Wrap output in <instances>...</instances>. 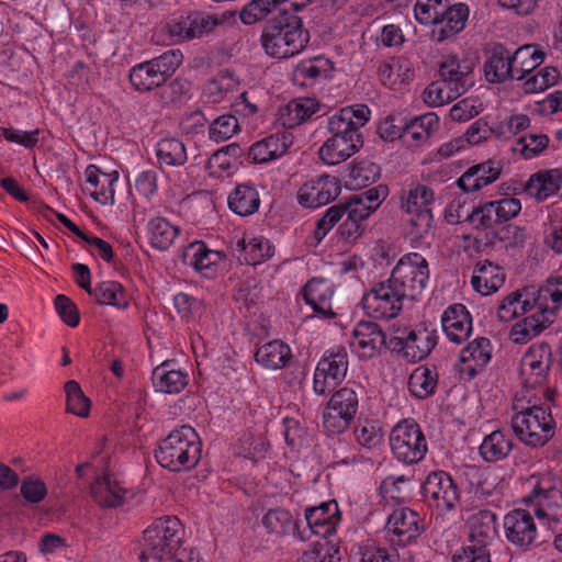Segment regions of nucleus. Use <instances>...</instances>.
Returning a JSON list of instances; mask_svg holds the SVG:
<instances>
[{
	"label": "nucleus",
	"instance_id": "nucleus-1",
	"mask_svg": "<svg viewBox=\"0 0 562 562\" xmlns=\"http://www.w3.org/2000/svg\"><path fill=\"white\" fill-rule=\"evenodd\" d=\"M310 41V33L303 29L302 19L283 9L265 26L261 45L273 58H289L301 53Z\"/></svg>",
	"mask_w": 562,
	"mask_h": 562
},
{
	"label": "nucleus",
	"instance_id": "nucleus-2",
	"mask_svg": "<svg viewBox=\"0 0 562 562\" xmlns=\"http://www.w3.org/2000/svg\"><path fill=\"white\" fill-rule=\"evenodd\" d=\"M562 305V277L550 278L547 285L539 290L533 299V313L516 323L510 330V339L516 344H526L550 324Z\"/></svg>",
	"mask_w": 562,
	"mask_h": 562
},
{
	"label": "nucleus",
	"instance_id": "nucleus-3",
	"mask_svg": "<svg viewBox=\"0 0 562 562\" xmlns=\"http://www.w3.org/2000/svg\"><path fill=\"white\" fill-rule=\"evenodd\" d=\"M200 457L201 442L190 426L171 431L159 442L155 451L157 462L170 471L192 469L198 464Z\"/></svg>",
	"mask_w": 562,
	"mask_h": 562
},
{
	"label": "nucleus",
	"instance_id": "nucleus-4",
	"mask_svg": "<svg viewBox=\"0 0 562 562\" xmlns=\"http://www.w3.org/2000/svg\"><path fill=\"white\" fill-rule=\"evenodd\" d=\"M182 525L175 516L157 518L144 531V544L140 553L143 562L155 560L158 562L172 561L181 544Z\"/></svg>",
	"mask_w": 562,
	"mask_h": 562
},
{
	"label": "nucleus",
	"instance_id": "nucleus-5",
	"mask_svg": "<svg viewBox=\"0 0 562 562\" xmlns=\"http://www.w3.org/2000/svg\"><path fill=\"white\" fill-rule=\"evenodd\" d=\"M526 502L535 506L536 516L554 535V548L562 552V492L550 476H542L533 484Z\"/></svg>",
	"mask_w": 562,
	"mask_h": 562
},
{
	"label": "nucleus",
	"instance_id": "nucleus-6",
	"mask_svg": "<svg viewBox=\"0 0 562 562\" xmlns=\"http://www.w3.org/2000/svg\"><path fill=\"white\" fill-rule=\"evenodd\" d=\"M512 428L521 442L537 448L553 437L555 423L549 407L533 405L512 417Z\"/></svg>",
	"mask_w": 562,
	"mask_h": 562
},
{
	"label": "nucleus",
	"instance_id": "nucleus-7",
	"mask_svg": "<svg viewBox=\"0 0 562 562\" xmlns=\"http://www.w3.org/2000/svg\"><path fill=\"white\" fill-rule=\"evenodd\" d=\"M429 279L427 260L417 252L404 255L393 268L389 281L405 300H415Z\"/></svg>",
	"mask_w": 562,
	"mask_h": 562
},
{
	"label": "nucleus",
	"instance_id": "nucleus-8",
	"mask_svg": "<svg viewBox=\"0 0 562 562\" xmlns=\"http://www.w3.org/2000/svg\"><path fill=\"white\" fill-rule=\"evenodd\" d=\"M390 446L393 456L404 464L418 463L428 450L426 438L413 419H404L392 428Z\"/></svg>",
	"mask_w": 562,
	"mask_h": 562
},
{
	"label": "nucleus",
	"instance_id": "nucleus-9",
	"mask_svg": "<svg viewBox=\"0 0 562 562\" xmlns=\"http://www.w3.org/2000/svg\"><path fill=\"white\" fill-rule=\"evenodd\" d=\"M222 23L215 14L191 11L171 18L165 23L164 30L175 42L182 43L207 36Z\"/></svg>",
	"mask_w": 562,
	"mask_h": 562
},
{
	"label": "nucleus",
	"instance_id": "nucleus-10",
	"mask_svg": "<svg viewBox=\"0 0 562 562\" xmlns=\"http://www.w3.org/2000/svg\"><path fill=\"white\" fill-rule=\"evenodd\" d=\"M521 211V202L516 198H503L474 206L465 220L476 231H486L507 223Z\"/></svg>",
	"mask_w": 562,
	"mask_h": 562
},
{
	"label": "nucleus",
	"instance_id": "nucleus-11",
	"mask_svg": "<svg viewBox=\"0 0 562 562\" xmlns=\"http://www.w3.org/2000/svg\"><path fill=\"white\" fill-rule=\"evenodd\" d=\"M359 408V396L351 387L336 391L323 413V425L329 434H341L349 428Z\"/></svg>",
	"mask_w": 562,
	"mask_h": 562
},
{
	"label": "nucleus",
	"instance_id": "nucleus-12",
	"mask_svg": "<svg viewBox=\"0 0 562 562\" xmlns=\"http://www.w3.org/2000/svg\"><path fill=\"white\" fill-rule=\"evenodd\" d=\"M422 494L428 506L443 515L456 509L460 503V493L452 477L445 471L428 474L422 486Z\"/></svg>",
	"mask_w": 562,
	"mask_h": 562
},
{
	"label": "nucleus",
	"instance_id": "nucleus-13",
	"mask_svg": "<svg viewBox=\"0 0 562 562\" xmlns=\"http://www.w3.org/2000/svg\"><path fill=\"white\" fill-rule=\"evenodd\" d=\"M347 370V350L344 347H335L327 350L315 369L314 392L318 395H326L345 379Z\"/></svg>",
	"mask_w": 562,
	"mask_h": 562
},
{
	"label": "nucleus",
	"instance_id": "nucleus-14",
	"mask_svg": "<svg viewBox=\"0 0 562 562\" xmlns=\"http://www.w3.org/2000/svg\"><path fill=\"white\" fill-rule=\"evenodd\" d=\"M361 304L371 317L390 319L403 310L404 299L387 279L374 284L363 295Z\"/></svg>",
	"mask_w": 562,
	"mask_h": 562
},
{
	"label": "nucleus",
	"instance_id": "nucleus-15",
	"mask_svg": "<svg viewBox=\"0 0 562 562\" xmlns=\"http://www.w3.org/2000/svg\"><path fill=\"white\" fill-rule=\"evenodd\" d=\"M425 525L419 514L407 507L393 510L389 516L385 531L391 542L407 546L424 532Z\"/></svg>",
	"mask_w": 562,
	"mask_h": 562
},
{
	"label": "nucleus",
	"instance_id": "nucleus-16",
	"mask_svg": "<svg viewBox=\"0 0 562 562\" xmlns=\"http://www.w3.org/2000/svg\"><path fill=\"white\" fill-rule=\"evenodd\" d=\"M370 113L366 104L345 106L328 119L327 128L334 137L363 139L360 128L369 121Z\"/></svg>",
	"mask_w": 562,
	"mask_h": 562
},
{
	"label": "nucleus",
	"instance_id": "nucleus-17",
	"mask_svg": "<svg viewBox=\"0 0 562 562\" xmlns=\"http://www.w3.org/2000/svg\"><path fill=\"white\" fill-rule=\"evenodd\" d=\"M436 344V336L427 329H403L400 335L389 338L387 349L402 352L409 361H419L430 353Z\"/></svg>",
	"mask_w": 562,
	"mask_h": 562
},
{
	"label": "nucleus",
	"instance_id": "nucleus-18",
	"mask_svg": "<svg viewBox=\"0 0 562 562\" xmlns=\"http://www.w3.org/2000/svg\"><path fill=\"white\" fill-rule=\"evenodd\" d=\"M504 530L507 540L515 547L528 549L540 546L533 516L526 509H515L504 517Z\"/></svg>",
	"mask_w": 562,
	"mask_h": 562
},
{
	"label": "nucleus",
	"instance_id": "nucleus-19",
	"mask_svg": "<svg viewBox=\"0 0 562 562\" xmlns=\"http://www.w3.org/2000/svg\"><path fill=\"white\" fill-rule=\"evenodd\" d=\"M341 192L338 178L321 176L304 183L297 192V202L304 207H319L334 201Z\"/></svg>",
	"mask_w": 562,
	"mask_h": 562
},
{
	"label": "nucleus",
	"instance_id": "nucleus-20",
	"mask_svg": "<svg viewBox=\"0 0 562 562\" xmlns=\"http://www.w3.org/2000/svg\"><path fill=\"white\" fill-rule=\"evenodd\" d=\"M387 341L376 323L363 321L356 325L350 345L360 358H372L382 347L387 348Z\"/></svg>",
	"mask_w": 562,
	"mask_h": 562
},
{
	"label": "nucleus",
	"instance_id": "nucleus-21",
	"mask_svg": "<svg viewBox=\"0 0 562 562\" xmlns=\"http://www.w3.org/2000/svg\"><path fill=\"white\" fill-rule=\"evenodd\" d=\"M292 144L293 136L289 131L278 132L252 144L248 156L255 164H267L284 156Z\"/></svg>",
	"mask_w": 562,
	"mask_h": 562
},
{
	"label": "nucleus",
	"instance_id": "nucleus-22",
	"mask_svg": "<svg viewBox=\"0 0 562 562\" xmlns=\"http://www.w3.org/2000/svg\"><path fill=\"white\" fill-rule=\"evenodd\" d=\"M487 58L484 64L485 78L491 83H503L515 80V70L510 52L499 43L486 48Z\"/></svg>",
	"mask_w": 562,
	"mask_h": 562
},
{
	"label": "nucleus",
	"instance_id": "nucleus-23",
	"mask_svg": "<svg viewBox=\"0 0 562 562\" xmlns=\"http://www.w3.org/2000/svg\"><path fill=\"white\" fill-rule=\"evenodd\" d=\"M341 519L336 501L322 503L305 509V520L310 532L326 538L331 536Z\"/></svg>",
	"mask_w": 562,
	"mask_h": 562
},
{
	"label": "nucleus",
	"instance_id": "nucleus-24",
	"mask_svg": "<svg viewBox=\"0 0 562 562\" xmlns=\"http://www.w3.org/2000/svg\"><path fill=\"white\" fill-rule=\"evenodd\" d=\"M440 23L430 33L434 42L442 43L460 33L469 19V7L465 3L449 4L447 1Z\"/></svg>",
	"mask_w": 562,
	"mask_h": 562
},
{
	"label": "nucleus",
	"instance_id": "nucleus-25",
	"mask_svg": "<svg viewBox=\"0 0 562 562\" xmlns=\"http://www.w3.org/2000/svg\"><path fill=\"white\" fill-rule=\"evenodd\" d=\"M492 344L485 337H479L470 342L460 353V373L469 380L475 378L490 362Z\"/></svg>",
	"mask_w": 562,
	"mask_h": 562
},
{
	"label": "nucleus",
	"instance_id": "nucleus-26",
	"mask_svg": "<svg viewBox=\"0 0 562 562\" xmlns=\"http://www.w3.org/2000/svg\"><path fill=\"white\" fill-rule=\"evenodd\" d=\"M442 329L451 342L460 345L472 333V317L463 304H452L442 314Z\"/></svg>",
	"mask_w": 562,
	"mask_h": 562
},
{
	"label": "nucleus",
	"instance_id": "nucleus-27",
	"mask_svg": "<svg viewBox=\"0 0 562 562\" xmlns=\"http://www.w3.org/2000/svg\"><path fill=\"white\" fill-rule=\"evenodd\" d=\"M502 173V165L496 160H487L470 167L458 180L457 186L470 193L495 182Z\"/></svg>",
	"mask_w": 562,
	"mask_h": 562
},
{
	"label": "nucleus",
	"instance_id": "nucleus-28",
	"mask_svg": "<svg viewBox=\"0 0 562 562\" xmlns=\"http://www.w3.org/2000/svg\"><path fill=\"white\" fill-rule=\"evenodd\" d=\"M334 290L324 279H312L303 288V299L321 318H333L331 297Z\"/></svg>",
	"mask_w": 562,
	"mask_h": 562
},
{
	"label": "nucleus",
	"instance_id": "nucleus-29",
	"mask_svg": "<svg viewBox=\"0 0 562 562\" xmlns=\"http://www.w3.org/2000/svg\"><path fill=\"white\" fill-rule=\"evenodd\" d=\"M553 362L552 350L549 344L532 345L521 360L522 372H529L533 376L532 384L544 382Z\"/></svg>",
	"mask_w": 562,
	"mask_h": 562
},
{
	"label": "nucleus",
	"instance_id": "nucleus-30",
	"mask_svg": "<svg viewBox=\"0 0 562 562\" xmlns=\"http://www.w3.org/2000/svg\"><path fill=\"white\" fill-rule=\"evenodd\" d=\"M496 515L491 510H479L469 517L470 540L477 548L487 549L498 536Z\"/></svg>",
	"mask_w": 562,
	"mask_h": 562
},
{
	"label": "nucleus",
	"instance_id": "nucleus-31",
	"mask_svg": "<svg viewBox=\"0 0 562 562\" xmlns=\"http://www.w3.org/2000/svg\"><path fill=\"white\" fill-rule=\"evenodd\" d=\"M472 68L468 65H461L457 56L447 57L441 64L439 75L441 81L448 90L451 91L452 98H458L465 93L469 88L467 77L471 74Z\"/></svg>",
	"mask_w": 562,
	"mask_h": 562
},
{
	"label": "nucleus",
	"instance_id": "nucleus-32",
	"mask_svg": "<svg viewBox=\"0 0 562 562\" xmlns=\"http://www.w3.org/2000/svg\"><path fill=\"white\" fill-rule=\"evenodd\" d=\"M90 195L101 204L114 203V183L119 179V172H103L94 165H89L85 171Z\"/></svg>",
	"mask_w": 562,
	"mask_h": 562
},
{
	"label": "nucleus",
	"instance_id": "nucleus-33",
	"mask_svg": "<svg viewBox=\"0 0 562 562\" xmlns=\"http://www.w3.org/2000/svg\"><path fill=\"white\" fill-rule=\"evenodd\" d=\"M363 146V139H341L330 136L318 150L321 160L329 166L338 165L349 159Z\"/></svg>",
	"mask_w": 562,
	"mask_h": 562
},
{
	"label": "nucleus",
	"instance_id": "nucleus-34",
	"mask_svg": "<svg viewBox=\"0 0 562 562\" xmlns=\"http://www.w3.org/2000/svg\"><path fill=\"white\" fill-rule=\"evenodd\" d=\"M90 494L100 506L112 508L123 505L126 490L110 474H104L92 483Z\"/></svg>",
	"mask_w": 562,
	"mask_h": 562
},
{
	"label": "nucleus",
	"instance_id": "nucleus-35",
	"mask_svg": "<svg viewBox=\"0 0 562 562\" xmlns=\"http://www.w3.org/2000/svg\"><path fill=\"white\" fill-rule=\"evenodd\" d=\"M562 187V170L548 169L533 173L526 182L525 190L538 201L560 192Z\"/></svg>",
	"mask_w": 562,
	"mask_h": 562
},
{
	"label": "nucleus",
	"instance_id": "nucleus-36",
	"mask_svg": "<svg viewBox=\"0 0 562 562\" xmlns=\"http://www.w3.org/2000/svg\"><path fill=\"white\" fill-rule=\"evenodd\" d=\"M505 281V274L499 267L488 260L476 263L471 283L475 291L483 295L496 292Z\"/></svg>",
	"mask_w": 562,
	"mask_h": 562
},
{
	"label": "nucleus",
	"instance_id": "nucleus-37",
	"mask_svg": "<svg viewBox=\"0 0 562 562\" xmlns=\"http://www.w3.org/2000/svg\"><path fill=\"white\" fill-rule=\"evenodd\" d=\"M317 110L315 99H295L279 110L278 122L286 130L293 128L311 119Z\"/></svg>",
	"mask_w": 562,
	"mask_h": 562
},
{
	"label": "nucleus",
	"instance_id": "nucleus-38",
	"mask_svg": "<svg viewBox=\"0 0 562 562\" xmlns=\"http://www.w3.org/2000/svg\"><path fill=\"white\" fill-rule=\"evenodd\" d=\"M188 381V375L180 370L171 369L169 362H162L151 372L154 389L166 394L180 393L187 386Z\"/></svg>",
	"mask_w": 562,
	"mask_h": 562
},
{
	"label": "nucleus",
	"instance_id": "nucleus-39",
	"mask_svg": "<svg viewBox=\"0 0 562 562\" xmlns=\"http://www.w3.org/2000/svg\"><path fill=\"white\" fill-rule=\"evenodd\" d=\"M234 251L239 252L237 256L240 262L246 265H258L274 254V247L270 240L262 236L254 237L247 243L245 238L236 241Z\"/></svg>",
	"mask_w": 562,
	"mask_h": 562
},
{
	"label": "nucleus",
	"instance_id": "nucleus-40",
	"mask_svg": "<svg viewBox=\"0 0 562 562\" xmlns=\"http://www.w3.org/2000/svg\"><path fill=\"white\" fill-rule=\"evenodd\" d=\"M291 358V348L280 340H273L262 345L255 353V360L259 364L272 370L284 368Z\"/></svg>",
	"mask_w": 562,
	"mask_h": 562
},
{
	"label": "nucleus",
	"instance_id": "nucleus-41",
	"mask_svg": "<svg viewBox=\"0 0 562 562\" xmlns=\"http://www.w3.org/2000/svg\"><path fill=\"white\" fill-rule=\"evenodd\" d=\"M438 384V372L435 366L417 367L408 379V390L418 400L431 396Z\"/></svg>",
	"mask_w": 562,
	"mask_h": 562
},
{
	"label": "nucleus",
	"instance_id": "nucleus-42",
	"mask_svg": "<svg viewBox=\"0 0 562 562\" xmlns=\"http://www.w3.org/2000/svg\"><path fill=\"white\" fill-rule=\"evenodd\" d=\"M546 54L535 45H522L512 54L515 80H524L527 75L541 65Z\"/></svg>",
	"mask_w": 562,
	"mask_h": 562
},
{
	"label": "nucleus",
	"instance_id": "nucleus-43",
	"mask_svg": "<svg viewBox=\"0 0 562 562\" xmlns=\"http://www.w3.org/2000/svg\"><path fill=\"white\" fill-rule=\"evenodd\" d=\"M260 198L255 187L238 184L228 196L229 209L240 215L248 216L258 211Z\"/></svg>",
	"mask_w": 562,
	"mask_h": 562
},
{
	"label": "nucleus",
	"instance_id": "nucleus-44",
	"mask_svg": "<svg viewBox=\"0 0 562 562\" xmlns=\"http://www.w3.org/2000/svg\"><path fill=\"white\" fill-rule=\"evenodd\" d=\"M513 447L510 438L501 430H495L483 439L479 450L486 462H497L507 458Z\"/></svg>",
	"mask_w": 562,
	"mask_h": 562
},
{
	"label": "nucleus",
	"instance_id": "nucleus-45",
	"mask_svg": "<svg viewBox=\"0 0 562 562\" xmlns=\"http://www.w3.org/2000/svg\"><path fill=\"white\" fill-rule=\"evenodd\" d=\"M261 522L269 532L286 535L293 531L301 540L307 539L304 533L299 531V524L293 521L292 514L288 509H270L263 515Z\"/></svg>",
	"mask_w": 562,
	"mask_h": 562
},
{
	"label": "nucleus",
	"instance_id": "nucleus-46",
	"mask_svg": "<svg viewBox=\"0 0 562 562\" xmlns=\"http://www.w3.org/2000/svg\"><path fill=\"white\" fill-rule=\"evenodd\" d=\"M130 81L139 92H148L166 82L150 60L134 66L130 72Z\"/></svg>",
	"mask_w": 562,
	"mask_h": 562
},
{
	"label": "nucleus",
	"instance_id": "nucleus-47",
	"mask_svg": "<svg viewBox=\"0 0 562 562\" xmlns=\"http://www.w3.org/2000/svg\"><path fill=\"white\" fill-rule=\"evenodd\" d=\"M156 156L159 164L167 166H182L188 159L184 144L173 137L162 138L156 145Z\"/></svg>",
	"mask_w": 562,
	"mask_h": 562
},
{
	"label": "nucleus",
	"instance_id": "nucleus-48",
	"mask_svg": "<svg viewBox=\"0 0 562 562\" xmlns=\"http://www.w3.org/2000/svg\"><path fill=\"white\" fill-rule=\"evenodd\" d=\"M148 234L154 248L166 250L179 234V227L171 225L166 218L157 217L148 223Z\"/></svg>",
	"mask_w": 562,
	"mask_h": 562
},
{
	"label": "nucleus",
	"instance_id": "nucleus-49",
	"mask_svg": "<svg viewBox=\"0 0 562 562\" xmlns=\"http://www.w3.org/2000/svg\"><path fill=\"white\" fill-rule=\"evenodd\" d=\"M95 301L101 305H112L117 308H126L128 302L122 284L116 281H103L94 288Z\"/></svg>",
	"mask_w": 562,
	"mask_h": 562
},
{
	"label": "nucleus",
	"instance_id": "nucleus-50",
	"mask_svg": "<svg viewBox=\"0 0 562 562\" xmlns=\"http://www.w3.org/2000/svg\"><path fill=\"white\" fill-rule=\"evenodd\" d=\"M346 207V213L350 220V225L355 227V232H348V237H359L362 234V229L359 222L368 218L374 211L375 206H370L364 202L358 194H352L347 202L342 203Z\"/></svg>",
	"mask_w": 562,
	"mask_h": 562
},
{
	"label": "nucleus",
	"instance_id": "nucleus-51",
	"mask_svg": "<svg viewBox=\"0 0 562 562\" xmlns=\"http://www.w3.org/2000/svg\"><path fill=\"white\" fill-rule=\"evenodd\" d=\"M521 297L522 294L518 291L509 293L498 306V318L503 322H509L520 314L533 313L532 304L528 300H521Z\"/></svg>",
	"mask_w": 562,
	"mask_h": 562
},
{
	"label": "nucleus",
	"instance_id": "nucleus-52",
	"mask_svg": "<svg viewBox=\"0 0 562 562\" xmlns=\"http://www.w3.org/2000/svg\"><path fill=\"white\" fill-rule=\"evenodd\" d=\"M380 167L369 160H359L353 164L349 172L350 186L353 189H361L370 186L380 178Z\"/></svg>",
	"mask_w": 562,
	"mask_h": 562
},
{
	"label": "nucleus",
	"instance_id": "nucleus-53",
	"mask_svg": "<svg viewBox=\"0 0 562 562\" xmlns=\"http://www.w3.org/2000/svg\"><path fill=\"white\" fill-rule=\"evenodd\" d=\"M448 0H417L414 14L418 23L438 26Z\"/></svg>",
	"mask_w": 562,
	"mask_h": 562
},
{
	"label": "nucleus",
	"instance_id": "nucleus-54",
	"mask_svg": "<svg viewBox=\"0 0 562 562\" xmlns=\"http://www.w3.org/2000/svg\"><path fill=\"white\" fill-rule=\"evenodd\" d=\"M434 200L432 191L426 186L418 184L411 189L402 201V209L407 213H419L420 210H431L429 207Z\"/></svg>",
	"mask_w": 562,
	"mask_h": 562
},
{
	"label": "nucleus",
	"instance_id": "nucleus-55",
	"mask_svg": "<svg viewBox=\"0 0 562 562\" xmlns=\"http://www.w3.org/2000/svg\"><path fill=\"white\" fill-rule=\"evenodd\" d=\"M67 397V412L74 415L86 417L90 411V401L83 394L78 382L70 380L65 384Z\"/></svg>",
	"mask_w": 562,
	"mask_h": 562
},
{
	"label": "nucleus",
	"instance_id": "nucleus-56",
	"mask_svg": "<svg viewBox=\"0 0 562 562\" xmlns=\"http://www.w3.org/2000/svg\"><path fill=\"white\" fill-rule=\"evenodd\" d=\"M285 0H251L240 11V20L244 24H254L265 19L273 9Z\"/></svg>",
	"mask_w": 562,
	"mask_h": 562
},
{
	"label": "nucleus",
	"instance_id": "nucleus-57",
	"mask_svg": "<svg viewBox=\"0 0 562 562\" xmlns=\"http://www.w3.org/2000/svg\"><path fill=\"white\" fill-rule=\"evenodd\" d=\"M191 83L190 81L181 78H176L169 83L161 86L157 93L160 102L164 105L171 103L182 102L190 97Z\"/></svg>",
	"mask_w": 562,
	"mask_h": 562
},
{
	"label": "nucleus",
	"instance_id": "nucleus-58",
	"mask_svg": "<svg viewBox=\"0 0 562 562\" xmlns=\"http://www.w3.org/2000/svg\"><path fill=\"white\" fill-rule=\"evenodd\" d=\"M560 71L555 67H544L536 75L524 79V90L526 93H537L558 83Z\"/></svg>",
	"mask_w": 562,
	"mask_h": 562
},
{
	"label": "nucleus",
	"instance_id": "nucleus-59",
	"mask_svg": "<svg viewBox=\"0 0 562 562\" xmlns=\"http://www.w3.org/2000/svg\"><path fill=\"white\" fill-rule=\"evenodd\" d=\"M407 235L413 241L425 239L432 226L431 210H420L419 213L408 214Z\"/></svg>",
	"mask_w": 562,
	"mask_h": 562
},
{
	"label": "nucleus",
	"instance_id": "nucleus-60",
	"mask_svg": "<svg viewBox=\"0 0 562 562\" xmlns=\"http://www.w3.org/2000/svg\"><path fill=\"white\" fill-rule=\"evenodd\" d=\"M238 130V121L232 114L215 119L209 127V136L212 140L220 143L231 138Z\"/></svg>",
	"mask_w": 562,
	"mask_h": 562
},
{
	"label": "nucleus",
	"instance_id": "nucleus-61",
	"mask_svg": "<svg viewBox=\"0 0 562 562\" xmlns=\"http://www.w3.org/2000/svg\"><path fill=\"white\" fill-rule=\"evenodd\" d=\"M549 145V137L546 134H527L518 138L517 147L524 158L531 159L542 153Z\"/></svg>",
	"mask_w": 562,
	"mask_h": 562
},
{
	"label": "nucleus",
	"instance_id": "nucleus-62",
	"mask_svg": "<svg viewBox=\"0 0 562 562\" xmlns=\"http://www.w3.org/2000/svg\"><path fill=\"white\" fill-rule=\"evenodd\" d=\"M183 55L179 49H169L158 57L150 59L156 71L167 81L182 64Z\"/></svg>",
	"mask_w": 562,
	"mask_h": 562
},
{
	"label": "nucleus",
	"instance_id": "nucleus-63",
	"mask_svg": "<svg viewBox=\"0 0 562 562\" xmlns=\"http://www.w3.org/2000/svg\"><path fill=\"white\" fill-rule=\"evenodd\" d=\"M329 60L317 57L313 60L302 61L296 68V76L308 80L311 83L321 78H326L329 70Z\"/></svg>",
	"mask_w": 562,
	"mask_h": 562
},
{
	"label": "nucleus",
	"instance_id": "nucleus-64",
	"mask_svg": "<svg viewBox=\"0 0 562 562\" xmlns=\"http://www.w3.org/2000/svg\"><path fill=\"white\" fill-rule=\"evenodd\" d=\"M300 562H340L339 548L325 541L303 553Z\"/></svg>",
	"mask_w": 562,
	"mask_h": 562
}]
</instances>
